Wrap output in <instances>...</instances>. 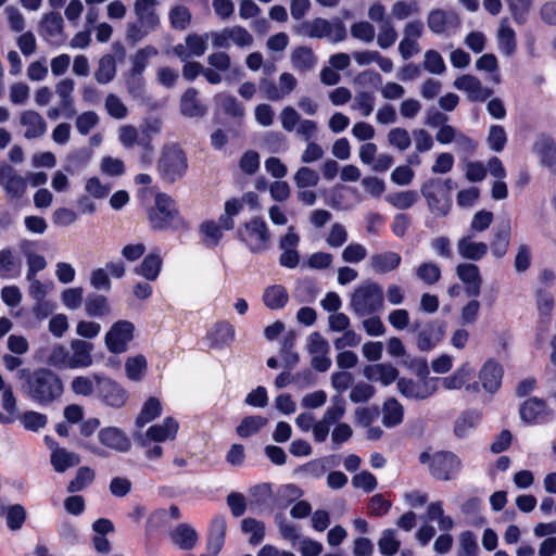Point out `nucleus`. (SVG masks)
<instances>
[{
    "label": "nucleus",
    "mask_w": 556,
    "mask_h": 556,
    "mask_svg": "<svg viewBox=\"0 0 556 556\" xmlns=\"http://www.w3.org/2000/svg\"><path fill=\"white\" fill-rule=\"evenodd\" d=\"M16 377L25 380L24 392L30 400L40 405H47L59 400L64 390L59 375L47 368H40L33 372L23 368L17 371Z\"/></svg>",
    "instance_id": "f257e3e1"
},
{
    "label": "nucleus",
    "mask_w": 556,
    "mask_h": 556,
    "mask_svg": "<svg viewBox=\"0 0 556 556\" xmlns=\"http://www.w3.org/2000/svg\"><path fill=\"white\" fill-rule=\"evenodd\" d=\"M157 5V0H135L132 11L136 22L127 25V40L136 43L159 27L161 20L156 11Z\"/></svg>",
    "instance_id": "f03ea898"
},
{
    "label": "nucleus",
    "mask_w": 556,
    "mask_h": 556,
    "mask_svg": "<svg viewBox=\"0 0 556 556\" xmlns=\"http://www.w3.org/2000/svg\"><path fill=\"white\" fill-rule=\"evenodd\" d=\"M149 222L153 229H178L186 227L180 216L176 202L165 193L155 197V206L149 213Z\"/></svg>",
    "instance_id": "7ed1b4c3"
},
{
    "label": "nucleus",
    "mask_w": 556,
    "mask_h": 556,
    "mask_svg": "<svg viewBox=\"0 0 556 556\" xmlns=\"http://www.w3.org/2000/svg\"><path fill=\"white\" fill-rule=\"evenodd\" d=\"M421 464H428L430 475L441 481L454 479L462 469L460 458L447 451H439L435 453L422 452L419 455Z\"/></svg>",
    "instance_id": "20e7f679"
},
{
    "label": "nucleus",
    "mask_w": 556,
    "mask_h": 556,
    "mask_svg": "<svg viewBox=\"0 0 556 556\" xmlns=\"http://www.w3.org/2000/svg\"><path fill=\"white\" fill-rule=\"evenodd\" d=\"M187 167V157L179 144H164L157 161V172L160 176L168 182H175L184 177Z\"/></svg>",
    "instance_id": "39448f33"
},
{
    "label": "nucleus",
    "mask_w": 556,
    "mask_h": 556,
    "mask_svg": "<svg viewBox=\"0 0 556 556\" xmlns=\"http://www.w3.org/2000/svg\"><path fill=\"white\" fill-rule=\"evenodd\" d=\"M351 307L358 316L374 314L383 308V291L376 282L358 286L351 296Z\"/></svg>",
    "instance_id": "423d86ee"
},
{
    "label": "nucleus",
    "mask_w": 556,
    "mask_h": 556,
    "mask_svg": "<svg viewBox=\"0 0 556 556\" xmlns=\"http://www.w3.org/2000/svg\"><path fill=\"white\" fill-rule=\"evenodd\" d=\"M240 241L251 253L261 254L270 245L271 235L265 220L254 217L242 224L238 229Z\"/></svg>",
    "instance_id": "0eeeda50"
},
{
    "label": "nucleus",
    "mask_w": 556,
    "mask_h": 556,
    "mask_svg": "<svg viewBox=\"0 0 556 556\" xmlns=\"http://www.w3.org/2000/svg\"><path fill=\"white\" fill-rule=\"evenodd\" d=\"M296 33L309 38H325L332 43L341 42L346 38V29L340 20L328 21L316 17L306 21L296 27Z\"/></svg>",
    "instance_id": "6e6552de"
},
{
    "label": "nucleus",
    "mask_w": 556,
    "mask_h": 556,
    "mask_svg": "<svg viewBox=\"0 0 556 556\" xmlns=\"http://www.w3.org/2000/svg\"><path fill=\"white\" fill-rule=\"evenodd\" d=\"M179 424L173 417H166L161 424L150 426L146 431H136L135 438L141 447L152 443H162L176 439Z\"/></svg>",
    "instance_id": "1a4fd4ad"
},
{
    "label": "nucleus",
    "mask_w": 556,
    "mask_h": 556,
    "mask_svg": "<svg viewBox=\"0 0 556 556\" xmlns=\"http://www.w3.org/2000/svg\"><path fill=\"white\" fill-rule=\"evenodd\" d=\"M135 326L128 320L114 323L104 337L106 349L113 354L125 353L134 339Z\"/></svg>",
    "instance_id": "9d476101"
},
{
    "label": "nucleus",
    "mask_w": 556,
    "mask_h": 556,
    "mask_svg": "<svg viewBox=\"0 0 556 556\" xmlns=\"http://www.w3.org/2000/svg\"><path fill=\"white\" fill-rule=\"evenodd\" d=\"M421 193L425 197L431 213L438 217L446 216L451 210V199L447 191L439 180H429L421 187Z\"/></svg>",
    "instance_id": "9b49d317"
},
{
    "label": "nucleus",
    "mask_w": 556,
    "mask_h": 556,
    "mask_svg": "<svg viewBox=\"0 0 556 556\" xmlns=\"http://www.w3.org/2000/svg\"><path fill=\"white\" fill-rule=\"evenodd\" d=\"M298 87V79L289 72L279 75L278 81L263 78L260 80V90L270 101H281L290 96Z\"/></svg>",
    "instance_id": "f8f14e48"
},
{
    "label": "nucleus",
    "mask_w": 556,
    "mask_h": 556,
    "mask_svg": "<svg viewBox=\"0 0 556 556\" xmlns=\"http://www.w3.org/2000/svg\"><path fill=\"white\" fill-rule=\"evenodd\" d=\"M306 351L312 356L311 365L315 370L324 372L330 368V346L319 332H312L307 337Z\"/></svg>",
    "instance_id": "ddd939ff"
},
{
    "label": "nucleus",
    "mask_w": 556,
    "mask_h": 556,
    "mask_svg": "<svg viewBox=\"0 0 556 556\" xmlns=\"http://www.w3.org/2000/svg\"><path fill=\"white\" fill-rule=\"evenodd\" d=\"M439 388V378L430 377L420 380L400 379L397 389L402 395L413 400H425L433 395Z\"/></svg>",
    "instance_id": "4468645a"
},
{
    "label": "nucleus",
    "mask_w": 556,
    "mask_h": 556,
    "mask_svg": "<svg viewBox=\"0 0 556 556\" xmlns=\"http://www.w3.org/2000/svg\"><path fill=\"white\" fill-rule=\"evenodd\" d=\"M460 16L454 10L433 9L428 13L427 25L434 34H452L460 27Z\"/></svg>",
    "instance_id": "2eb2a0df"
},
{
    "label": "nucleus",
    "mask_w": 556,
    "mask_h": 556,
    "mask_svg": "<svg viewBox=\"0 0 556 556\" xmlns=\"http://www.w3.org/2000/svg\"><path fill=\"white\" fill-rule=\"evenodd\" d=\"M94 379L99 395L105 404L115 408L126 404L128 399L127 391L119 383L100 375H94Z\"/></svg>",
    "instance_id": "dca6fc26"
},
{
    "label": "nucleus",
    "mask_w": 556,
    "mask_h": 556,
    "mask_svg": "<svg viewBox=\"0 0 556 556\" xmlns=\"http://www.w3.org/2000/svg\"><path fill=\"white\" fill-rule=\"evenodd\" d=\"M522 421L529 425L544 424L552 420L553 410L546 405L545 401L539 397L526 400L519 409Z\"/></svg>",
    "instance_id": "f3484780"
},
{
    "label": "nucleus",
    "mask_w": 556,
    "mask_h": 556,
    "mask_svg": "<svg viewBox=\"0 0 556 556\" xmlns=\"http://www.w3.org/2000/svg\"><path fill=\"white\" fill-rule=\"evenodd\" d=\"M99 443L113 452L127 453L131 447L128 434L118 427H104L98 432Z\"/></svg>",
    "instance_id": "a211bd4d"
},
{
    "label": "nucleus",
    "mask_w": 556,
    "mask_h": 556,
    "mask_svg": "<svg viewBox=\"0 0 556 556\" xmlns=\"http://www.w3.org/2000/svg\"><path fill=\"white\" fill-rule=\"evenodd\" d=\"M93 345L80 339H74L70 343L67 369H83L92 365Z\"/></svg>",
    "instance_id": "6ab92c4d"
},
{
    "label": "nucleus",
    "mask_w": 556,
    "mask_h": 556,
    "mask_svg": "<svg viewBox=\"0 0 556 556\" xmlns=\"http://www.w3.org/2000/svg\"><path fill=\"white\" fill-rule=\"evenodd\" d=\"M36 357L41 363L56 369H67L68 349L61 343L41 346L36 351Z\"/></svg>",
    "instance_id": "aec40b11"
},
{
    "label": "nucleus",
    "mask_w": 556,
    "mask_h": 556,
    "mask_svg": "<svg viewBox=\"0 0 556 556\" xmlns=\"http://www.w3.org/2000/svg\"><path fill=\"white\" fill-rule=\"evenodd\" d=\"M475 372L473 367L468 363L462 364L452 375L439 379V383L447 390L454 391L459 390L466 386V390H478V384H467Z\"/></svg>",
    "instance_id": "412c9836"
},
{
    "label": "nucleus",
    "mask_w": 556,
    "mask_h": 556,
    "mask_svg": "<svg viewBox=\"0 0 556 556\" xmlns=\"http://www.w3.org/2000/svg\"><path fill=\"white\" fill-rule=\"evenodd\" d=\"M0 404L3 412H0V422L10 425L17 418V399L13 392V388L9 384L4 377L0 374Z\"/></svg>",
    "instance_id": "4be33fe9"
},
{
    "label": "nucleus",
    "mask_w": 556,
    "mask_h": 556,
    "mask_svg": "<svg viewBox=\"0 0 556 556\" xmlns=\"http://www.w3.org/2000/svg\"><path fill=\"white\" fill-rule=\"evenodd\" d=\"M227 522L224 515H215L208 527L206 551L216 556L223 548L226 538Z\"/></svg>",
    "instance_id": "5701e85b"
},
{
    "label": "nucleus",
    "mask_w": 556,
    "mask_h": 556,
    "mask_svg": "<svg viewBox=\"0 0 556 556\" xmlns=\"http://www.w3.org/2000/svg\"><path fill=\"white\" fill-rule=\"evenodd\" d=\"M454 87L467 93L470 101H484L491 94L492 90L484 87L481 81L472 75H462L454 80Z\"/></svg>",
    "instance_id": "b1692460"
},
{
    "label": "nucleus",
    "mask_w": 556,
    "mask_h": 556,
    "mask_svg": "<svg viewBox=\"0 0 556 556\" xmlns=\"http://www.w3.org/2000/svg\"><path fill=\"white\" fill-rule=\"evenodd\" d=\"M64 22L58 12H49L42 16L40 29L42 36L52 45H62L64 42L63 35Z\"/></svg>",
    "instance_id": "393cba45"
},
{
    "label": "nucleus",
    "mask_w": 556,
    "mask_h": 556,
    "mask_svg": "<svg viewBox=\"0 0 556 556\" xmlns=\"http://www.w3.org/2000/svg\"><path fill=\"white\" fill-rule=\"evenodd\" d=\"M208 34L205 35H188L184 43H179L174 48L175 54L186 61L192 56H201L207 49Z\"/></svg>",
    "instance_id": "a878e982"
},
{
    "label": "nucleus",
    "mask_w": 556,
    "mask_h": 556,
    "mask_svg": "<svg viewBox=\"0 0 556 556\" xmlns=\"http://www.w3.org/2000/svg\"><path fill=\"white\" fill-rule=\"evenodd\" d=\"M502 378L503 368L494 359L486 361L479 371V380L482 388L489 393H495L500 389Z\"/></svg>",
    "instance_id": "bb28decb"
},
{
    "label": "nucleus",
    "mask_w": 556,
    "mask_h": 556,
    "mask_svg": "<svg viewBox=\"0 0 556 556\" xmlns=\"http://www.w3.org/2000/svg\"><path fill=\"white\" fill-rule=\"evenodd\" d=\"M445 326L442 323L428 324L417 336V348L422 352L433 350L443 339Z\"/></svg>",
    "instance_id": "cd10ccee"
},
{
    "label": "nucleus",
    "mask_w": 556,
    "mask_h": 556,
    "mask_svg": "<svg viewBox=\"0 0 556 556\" xmlns=\"http://www.w3.org/2000/svg\"><path fill=\"white\" fill-rule=\"evenodd\" d=\"M456 274L464 282L468 295L477 296L480 294L482 279L477 265L471 263L459 264L456 267Z\"/></svg>",
    "instance_id": "c85d7f7f"
},
{
    "label": "nucleus",
    "mask_w": 556,
    "mask_h": 556,
    "mask_svg": "<svg viewBox=\"0 0 556 556\" xmlns=\"http://www.w3.org/2000/svg\"><path fill=\"white\" fill-rule=\"evenodd\" d=\"M317 56L313 49L306 46L295 47L290 53V62L293 70L299 73H308L315 70Z\"/></svg>",
    "instance_id": "c756f323"
},
{
    "label": "nucleus",
    "mask_w": 556,
    "mask_h": 556,
    "mask_svg": "<svg viewBox=\"0 0 556 556\" xmlns=\"http://www.w3.org/2000/svg\"><path fill=\"white\" fill-rule=\"evenodd\" d=\"M235 327L230 323L223 320L215 324L208 330L206 340L208 341L210 348L218 349L230 344L235 340Z\"/></svg>",
    "instance_id": "7c9ffc66"
},
{
    "label": "nucleus",
    "mask_w": 556,
    "mask_h": 556,
    "mask_svg": "<svg viewBox=\"0 0 556 556\" xmlns=\"http://www.w3.org/2000/svg\"><path fill=\"white\" fill-rule=\"evenodd\" d=\"M21 125L25 128L24 136L27 139H35L43 136L47 131L45 118L36 111L27 110L21 114Z\"/></svg>",
    "instance_id": "2f4dec72"
},
{
    "label": "nucleus",
    "mask_w": 556,
    "mask_h": 556,
    "mask_svg": "<svg viewBox=\"0 0 556 556\" xmlns=\"http://www.w3.org/2000/svg\"><path fill=\"white\" fill-rule=\"evenodd\" d=\"M172 542L181 549H192L199 541L197 530L189 523L177 525L169 534Z\"/></svg>",
    "instance_id": "473e14b6"
},
{
    "label": "nucleus",
    "mask_w": 556,
    "mask_h": 556,
    "mask_svg": "<svg viewBox=\"0 0 556 556\" xmlns=\"http://www.w3.org/2000/svg\"><path fill=\"white\" fill-rule=\"evenodd\" d=\"M0 182L11 199H20L24 195L27 188L26 178L16 175L12 168H8L0 174Z\"/></svg>",
    "instance_id": "72a5a7b5"
},
{
    "label": "nucleus",
    "mask_w": 556,
    "mask_h": 556,
    "mask_svg": "<svg viewBox=\"0 0 556 556\" xmlns=\"http://www.w3.org/2000/svg\"><path fill=\"white\" fill-rule=\"evenodd\" d=\"M402 257L399 253L387 251L371 255L370 268L379 275L395 270L401 264Z\"/></svg>",
    "instance_id": "f704fd0d"
},
{
    "label": "nucleus",
    "mask_w": 556,
    "mask_h": 556,
    "mask_svg": "<svg viewBox=\"0 0 556 556\" xmlns=\"http://www.w3.org/2000/svg\"><path fill=\"white\" fill-rule=\"evenodd\" d=\"M364 375L368 380L389 386L397 379L399 370L391 364H375L367 366Z\"/></svg>",
    "instance_id": "c9c22d12"
},
{
    "label": "nucleus",
    "mask_w": 556,
    "mask_h": 556,
    "mask_svg": "<svg viewBox=\"0 0 556 556\" xmlns=\"http://www.w3.org/2000/svg\"><path fill=\"white\" fill-rule=\"evenodd\" d=\"M74 89L75 81L72 78H63L55 84V93L66 116L75 114Z\"/></svg>",
    "instance_id": "e433bc0d"
},
{
    "label": "nucleus",
    "mask_w": 556,
    "mask_h": 556,
    "mask_svg": "<svg viewBox=\"0 0 556 556\" xmlns=\"http://www.w3.org/2000/svg\"><path fill=\"white\" fill-rule=\"evenodd\" d=\"M496 41L500 52L504 55H511L515 53L517 47L516 33L510 27L507 18H503L500 22Z\"/></svg>",
    "instance_id": "4c0bfd02"
},
{
    "label": "nucleus",
    "mask_w": 556,
    "mask_h": 556,
    "mask_svg": "<svg viewBox=\"0 0 556 556\" xmlns=\"http://www.w3.org/2000/svg\"><path fill=\"white\" fill-rule=\"evenodd\" d=\"M50 462L56 472H64L68 468L77 466L80 463V457L64 447H55L50 455Z\"/></svg>",
    "instance_id": "58836bf2"
},
{
    "label": "nucleus",
    "mask_w": 556,
    "mask_h": 556,
    "mask_svg": "<svg viewBox=\"0 0 556 556\" xmlns=\"http://www.w3.org/2000/svg\"><path fill=\"white\" fill-rule=\"evenodd\" d=\"M205 108L198 99V91L189 88L185 91L180 99V112L187 117H200L205 114Z\"/></svg>",
    "instance_id": "ea45409f"
},
{
    "label": "nucleus",
    "mask_w": 556,
    "mask_h": 556,
    "mask_svg": "<svg viewBox=\"0 0 556 556\" xmlns=\"http://www.w3.org/2000/svg\"><path fill=\"white\" fill-rule=\"evenodd\" d=\"M289 301L287 289L281 285L267 287L263 293V303L269 309H281Z\"/></svg>",
    "instance_id": "a19ab883"
},
{
    "label": "nucleus",
    "mask_w": 556,
    "mask_h": 556,
    "mask_svg": "<svg viewBox=\"0 0 556 556\" xmlns=\"http://www.w3.org/2000/svg\"><path fill=\"white\" fill-rule=\"evenodd\" d=\"M457 251L464 258L478 261L486 254L488 245L483 242H476L468 236L458 240Z\"/></svg>",
    "instance_id": "79ce46f5"
},
{
    "label": "nucleus",
    "mask_w": 556,
    "mask_h": 556,
    "mask_svg": "<svg viewBox=\"0 0 556 556\" xmlns=\"http://www.w3.org/2000/svg\"><path fill=\"white\" fill-rule=\"evenodd\" d=\"M117 134L118 140L125 149H131L135 146H149V139L142 137L141 129L132 125H122Z\"/></svg>",
    "instance_id": "37998d69"
},
{
    "label": "nucleus",
    "mask_w": 556,
    "mask_h": 556,
    "mask_svg": "<svg viewBox=\"0 0 556 556\" xmlns=\"http://www.w3.org/2000/svg\"><path fill=\"white\" fill-rule=\"evenodd\" d=\"M481 415L475 410L460 414L454 422V433L458 438H467L478 426Z\"/></svg>",
    "instance_id": "c03bdc74"
},
{
    "label": "nucleus",
    "mask_w": 556,
    "mask_h": 556,
    "mask_svg": "<svg viewBox=\"0 0 556 556\" xmlns=\"http://www.w3.org/2000/svg\"><path fill=\"white\" fill-rule=\"evenodd\" d=\"M148 363L147 358L141 355L129 356L125 361V374L126 377L134 381L139 382L143 380L147 375Z\"/></svg>",
    "instance_id": "a18cd8bd"
},
{
    "label": "nucleus",
    "mask_w": 556,
    "mask_h": 556,
    "mask_svg": "<svg viewBox=\"0 0 556 556\" xmlns=\"http://www.w3.org/2000/svg\"><path fill=\"white\" fill-rule=\"evenodd\" d=\"M419 200V195L415 190H403L391 192L386 195V201L396 210H408L413 207Z\"/></svg>",
    "instance_id": "49530a36"
},
{
    "label": "nucleus",
    "mask_w": 556,
    "mask_h": 556,
    "mask_svg": "<svg viewBox=\"0 0 556 556\" xmlns=\"http://www.w3.org/2000/svg\"><path fill=\"white\" fill-rule=\"evenodd\" d=\"M85 311L90 317H104L111 314L108 299L101 294H89L85 300Z\"/></svg>",
    "instance_id": "de8ad7c7"
},
{
    "label": "nucleus",
    "mask_w": 556,
    "mask_h": 556,
    "mask_svg": "<svg viewBox=\"0 0 556 556\" xmlns=\"http://www.w3.org/2000/svg\"><path fill=\"white\" fill-rule=\"evenodd\" d=\"M162 409V403L159 399H148L136 418L137 428L142 429L147 424L156 419L161 415Z\"/></svg>",
    "instance_id": "09e8293b"
},
{
    "label": "nucleus",
    "mask_w": 556,
    "mask_h": 556,
    "mask_svg": "<svg viewBox=\"0 0 556 556\" xmlns=\"http://www.w3.org/2000/svg\"><path fill=\"white\" fill-rule=\"evenodd\" d=\"M223 230H225L219 222L205 220L200 226V233L202 236L203 244L207 248H215L218 245L223 238Z\"/></svg>",
    "instance_id": "8fccbe9b"
},
{
    "label": "nucleus",
    "mask_w": 556,
    "mask_h": 556,
    "mask_svg": "<svg viewBox=\"0 0 556 556\" xmlns=\"http://www.w3.org/2000/svg\"><path fill=\"white\" fill-rule=\"evenodd\" d=\"M403 416L404 408L395 399H389L384 402L382 422L386 427L392 428L400 425L403 420Z\"/></svg>",
    "instance_id": "3c124183"
},
{
    "label": "nucleus",
    "mask_w": 556,
    "mask_h": 556,
    "mask_svg": "<svg viewBox=\"0 0 556 556\" xmlns=\"http://www.w3.org/2000/svg\"><path fill=\"white\" fill-rule=\"evenodd\" d=\"M267 418L254 415L244 417L237 426L236 432L240 438H250L258 433L266 425Z\"/></svg>",
    "instance_id": "603ef678"
},
{
    "label": "nucleus",
    "mask_w": 556,
    "mask_h": 556,
    "mask_svg": "<svg viewBox=\"0 0 556 556\" xmlns=\"http://www.w3.org/2000/svg\"><path fill=\"white\" fill-rule=\"evenodd\" d=\"M428 520H435L441 531H450L454 528V521L445 515L443 503L441 501L432 502L427 507Z\"/></svg>",
    "instance_id": "864d4df0"
},
{
    "label": "nucleus",
    "mask_w": 556,
    "mask_h": 556,
    "mask_svg": "<svg viewBox=\"0 0 556 556\" xmlns=\"http://www.w3.org/2000/svg\"><path fill=\"white\" fill-rule=\"evenodd\" d=\"M162 267V258L160 255L151 253L147 255L139 267H137L136 273L147 280H155L161 271Z\"/></svg>",
    "instance_id": "5fc2aeb1"
},
{
    "label": "nucleus",
    "mask_w": 556,
    "mask_h": 556,
    "mask_svg": "<svg viewBox=\"0 0 556 556\" xmlns=\"http://www.w3.org/2000/svg\"><path fill=\"white\" fill-rule=\"evenodd\" d=\"M170 25L175 29L185 30L191 23L192 14L184 4H176L168 12Z\"/></svg>",
    "instance_id": "6e6d98bb"
},
{
    "label": "nucleus",
    "mask_w": 556,
    "mask_h": 556,
    "mask_svg": "<svg viewBox=\"0 0 556 556\" xmlns=\"http://www.w3.org/2000/svg\"><path fill=\"white\" fill-rule=\"evenodd\" d=\"M116 74V63L114 56L106 54L99 61L98 70L94 73V78L99 84L110 83Z\"/></svg>",
    "instance_id": "4d7b16f0"
},
{
    "label": "nucleus",
    "mask_w": 556,
    "mask_h": 556,
    "mask_svg": "<svg viewBox=\"0 0 556 556\" xmlns=\"http://www.w3.org/2000/svg\"><path fill=\"white\" fill-rule=\"evenodd\" d=\"M1 514L5 517L7 526L13 531L21 529L26 518L25 508L20 504L3 507Z\"/></svg>",
    "instance_id": "13d9d810"
},
{
    "label": "nucleus",
    "mask_w": 556,
    "mask_h": 556,
    "mask_svg": "<svg viewBox=\"0 0 556 556\" xmlns=\"http://www.w3.org/2000/svg\"><path fill=\"white\" fill-rule=\"evenodd\" d=\"M243 204L239 199H230L225 202L224 213L219 216V224L225 230H231L235 226L233 217L237 216Z\"/></svg>",
    "instance_id": "bf43d9fd"
},
{
    "label": "nucleus",
    "mask_w": 556,
    "mask_h": 556,
    "mask_svg": "<svg viewBox=\"0 0 556 556\" xmlns=\"http://www.w3.org/2000/svg\"><path fill=\"white\" fill-rule=\"evenodd\" d=\"M241 529L249 534V542L253 545L260 544L265 536V526L262 521L254 518H244L241 522Z\"/></svg>",
    "instance_id": "052dcab7"
},
{
    "label": "nucleus",
    "mask_w": 556,
    "mask_h": 556,
    "mask_svg": "<svg viewBox=\"0 0 556 556\" xmlns=\"http://www.w3.org/2000/svg\"><path fill=\"white\" fill-rule=\"evenodd\" d=\"M319 179V174L307 166H301L293 176V180L298 189L316 187Z\"/></svg>",
    "instance_id": "680f3d73"
},
{
    "label": "nucleus",
    "mask_w": 556,
    "mask_h": 556,
    "mask_svg": "<svg viewBox=\"0 0 556 556\" xmlns=\"http://www.w3.org/2000/svg\"><path fill=\"white\" fill-rule=\"evenodd\" d=\"M374 106V93L369 91H359L354 96L351 109L357 111L361 116L367 117L372 113Z\"/></svg>",
    "instance_id": "e2e57ef3"
},
{
    "label": "nucleus",
    "mask_w": 556,
    "mask_h": 556,
    "mask_svg": "<svg viewBox=\"0 0 556 556\" xmlns=\"http://www.w3.org/2000/svg\"><path fill=\"white\" fill-rule=\"evenodd\" d=\"M417 278L426 285H434L441 278V269L434 262H424L415 269Z\"/></svg>",
    "instance_id": "0e129e2a"
},
{
    "label": "nucleus",
    "mask_w": 556,
    "mask_h": 556,
    "mask_svg": "<svg viewBox=\"0 0 556 556\" xmlns=\"http://www.w3.org/2000/svg\"><path fill=\"white\" fill-rule=\"evenodd\" d=\"M389 144L400 151L407 150L412 144V136L407 129L402 127L391 128L387 135Z\"/></svg>",
    "instance_id": "69168bd1"
},
{
    "label": "nucleus",
    "mask_w": 556,
    "mask_h": 556,
    "mask_svg": "<svg viewBox=\"0 0 556 556\" xmlns=\"http://www.w3.org/2000/svg\"><path fill=\"white\" fill-rule=\"evenodd\" d=\"M16 419L20 420V422L26 430L34 432L43 429L47 425V416L34 410L25 412L22 415L17 413Z\"/></svg>",
    "instance_id": "338daca9"
},
{
    "label": "nucleus",
    "mask_w": 556,
    "mask_h": 556,
    "mask_svg": "<svg viewBox=\"0 0 556 556\" xmlns=\"http://www.w3.org/2000/svg\"><path fill=\"white\" fill-rule=\"evenodd\" d=\"M458 556H477L479 546L476 535L471 531H464L459 535Z\"/></svg>",
    "instance_id": "774afa93"
}]
</instances>
